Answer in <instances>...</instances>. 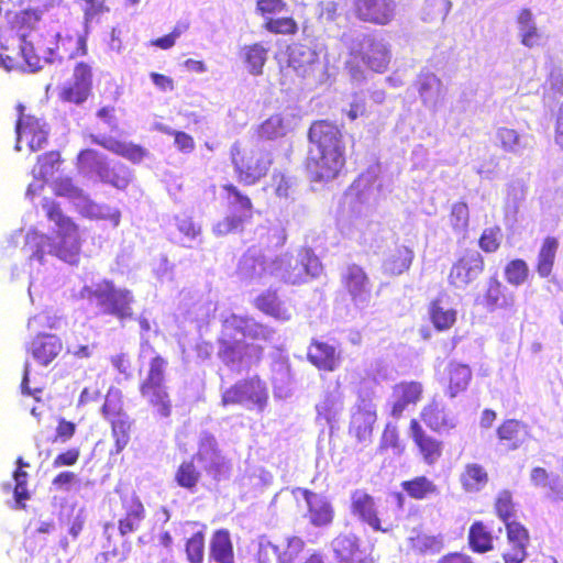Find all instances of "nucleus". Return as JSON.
Listing matches in <instances>:
<instances>
[{
    "label": "nucleus",
    "instance_id": "40",
    "mask_svg": "<svg viewBox=\"0 0 563 563\" xmlns=\"http://www.w3.org/2000/svg\"><path fill=\"white\" fill-rule=\"evenodd\" d=\"M210 555L218 563H234L233 547L230 533L227 530H218L210 543Z\"/></svg>",
    "mask_w": 563,
    "mask_h": 563
},
{
    "label": "nucleus",
    "instance_id": "31",
    "mask_svg": "<svg viewBox=\"0 0 563 563\" xmlns=\"http://www.w3.org/2000/svg\"><path fill=\"white\" fill-rule=\"evenodd\" d=\"M59 153L58 152H49L44 154L38 158L37 165L33 168V176L35 179L40 180H48L49 177L54 175V173L59 167ZM43 187V184L40 181H35L29 185L26 190V196L32 197L35 195L37 190Z\"/></svg>",
    "mask_w": 563,
    "mask_h": 563
},
{
    "label": "nucleus",
    "instance_id": "21",
    "mask_svg": "<svg viewBox=\"0 0 563 563\" xmlns=\"http://www.w3.org/2000/svg\"><path fill=\"white\" fill-rule=\"evenodd\" d=\"M197 459L203 468L214 478L221 476L225 470V462L216 449V439L208 432H202L199 438Z\"/></svg>",
    "mask_w": 563,
    "mask_h": 563
},
{
    "label": "nucleus",
    "instance_id": "28",
    "mask_svg": "<svg viewBox=\"0 0 563 563\" xmlns=\"http://www.w3.org/2000/svg\"><path fill=\"white\" fill-rule=\"evenodd\" d=\"M376 406L369 399H361L352 415L351 424L360 440H365L376 422Z\"/></svg>",
    "mask_w": 563,
    "mask_h": 563
},
{
    "label": "nucleus",
    "instance_id": "14",
    "mask_svg": "<svg viewBox=\"0 0 563 563\" xmlns=\"http://www.w3.org/2000/svg\"><path fill=\"white\" fill-rule=\"evenodd\" d=\"M92 85V70L90 65L80 62L74 68L73 79L65 82L60 89L62 100L76 104L82 103L88 98Z\"/></svg>",
    "mask_w": 563,
    "mask_h": 563
},
{
    "label": "nucleus",
    "instance_id": "23",
    "mask_svg": "<svg viewBox=\"0 0 563 563\" xmlns=\"http://www.w3.org/2000/svg\"><path fill=\"white\" fill-rule=\"evenodd\" d=\"M423 387L418 382H402L395 385L390 396V415L398 419L409 405H416L422 395Z\"/></svg>",
    "mask_w": 563,
    "mask_h": 563
},
{
    "label": "nucleus",
    "instance_id": "58",
    "mask_svg": "<svg viewBox=\"0 0 563 563\" xmlns=\"http://www.w3.org/2000/svg\"><path fill=\"white\" fill-rule=\"evenodd\" d=\"M408 543L412 550L419 553H435L439 552L442 547L441 540L439 538L421 533L419 530L411 531L410 536L408 537Z\"/></svg>",
    "mask_w": 563,
    "mask_h": 563
},
{
    "label": "nucleus",
    "instance_id": "61",
    "mask_svg": "<svg viewBox=\"0 0 563 563\" xmlns=\"http://www.w3.org/2000/svg\"><path fill=\"white\" fill-rule=\"evenodd\" d=\"M450 9L449 0H426L422 19L424 21H443Z\"/></svg>",
    "mask_w": 563,
    "mask_h": 563
},
{
    "label": "nucleus",
    "instance_id": "5",
    "mask_svg": "<svg viewBox=\"0 0 563 563\" xmlns=\"http://www.w3.org/2000/svg\"><path fill=\"white\" fill-rule=\"evenodd\" d=\"M350 55L346 67L351 78L362 82L365 79V73L355 64V60L360 58L368 69L375 73H385L391 59L390 44L384 37L366 35L361 40L358 48H351Z\"/></svg>",
    "mask_w": 563,
    "mask_h": 563
},
{
    "label": "nucleus",
    "instance_id": "33",
    "mask_svg": "<svg viewBox=\"0 0 563 563\" xmlns=\"http://www.w3.org/2000/svg\"><path fill=\"white\" fill-rule=\"evenodd\" d=\"M91 137H92L93 143L99 144L102 147H104L106 150L113 152L118 155H121L122 157H124L133 163L141 162L144 158V156L146 155V151L143 147L135 145L133 143L122 142V141H118L115 139L106 137V136H102V137L91 136Z\"/></svg>",
    "mask_w": 563,
    "mask_h": 563
},
{
    "label": "nucleus",
    "instance_id": "53",
    "mask_svg": "<svg viewBox=\"0 0 563 563\" xmlns=\"http://www.w3.org/2000/svg\"><path fill=\"white\" fill-rule=\"evenodd\" d=\"M175 224L180 234H183L181 244L186 247H194L195 243H200L201 228L196 224L190 217H175Z\"/></svg>",
    "mask_w": 563,
    "mask_h": 563
},
{
    "label": "nucleus",
    "instance_id": "10",
    "mask_svg": "<svg viewBox=\"0 0 563 563\" xmlns=\"http://www.w3.org/2000/svg\"><path fill=\"white\" fill-rule=\"evenodd\" d=\"M20 115L16 122V143L15 150L21 151L22 142H26L31 152L41 150L47 141L48 128L46 122L32 115L22 113L23 106L18 107Z\"/></svg>",
    "mask_w": 563,
    "mask_h": 563
},
{
    "label": "nucleus",
    "instance_id": "19",
    "mask_svg": "<svg viewBox=\"0 0 563 563\" xmlns=\"http://www.w3.org/2000/svg\"><path fill=\"white\" fill-rule=\"evenodd\" d=\"M122 515L119 518L118 527L121 536L137 531L145 519V508L140 498L134 494L121 496Z\"/></svg>",
    "mask_w": 563,
    "mask_h": 563
},
{
    "label": "nucleus",
    "instance_id": "63",
    "mask_svg": "<svg viewBox=\"0 0 563 563\" xmlns=\"http://www.w3.org/2000/svg\"><path fill=\"white\" fill-rule=\"evenodd\" d=\"M495 509L497 516L505 522L511 521L512 517H515V505L512 503V496L510 492L503 490L498 494L495 503Z\"/></svg>",
    "mask_w": 563,
    "mask_h": 563
},
{
    "label": "nucleus",
    "instance_id": "26",
    "mask_svg": "<svg viewBox=\"0 0 563 563\" xmlns=\"http://www.w3.org/2000/svg\"><path fill=\"white\" fill-rule=\"evenodd\" d=\"M316 410L318 423H324L332 429L343 411V395L340 388L336 386L328 391L317 404Z\"/></svg>",
    "mask_w": 563,
    "mask_h": 563
},
{
    "label": "nucleus",
    "instance_id": "8",
    "mask_svg": "<svg viewBox=\"0 0 563 563\" xmlns=\"http://www.w3.org/2000/svg\"><path fill=\"white\" fill-rule=\"evenodd\" d=\"M167 366L166 360L159 355L151 360L146 377L141 384V395L154 408L155 412L163 417H169L172 404L164 385V373Z\"/></svg>",
    "mask_w": 563,
    "mask_h": 563
},
{
    "label": "nucleus",
    "instance_id": "38",
    "mask_svg": "<svg viewBox=\"0 0 563 563\" xmlns=\"http://www.w3.org/2000/svg\"><path fill=\"white\" fill-rule=\"evenodd\" d=\"M295 118L290 114H275L258 128L261 139L274 140L286 135L294 126Z\"/></svg>",
    "mask_w": 563,
    "mask_h": 563
},
{
    "label": "nucleus",
    "instance_id": "12",
    "mask_svg": "<svg viewBox=\"0 0 563 563\" xmlns=\"http://www.w3.org/2000/svg\"><path fill=\"white\" fill-rule=\"evenodd\" d=\"M289 66L302 78L320 82L325 79L324 65L319 54L310 47H294L289 55Z\"/></svg>",
    "mask_w": 563,
    "mask_h": 563
},
{
    "label": "nucleus",
    "instance_id": "57",
    "mask_svg": "<svg viewBox=\"0 0 563 563\" xmlns=\"http://www.w3.org/2000/svg\"><path fill=\"white\" fill-rule=\"evenodd\" d=\"M379 173V165L371 166L366 173L357 179L355 189L362 191V195H367L368 197H373V200H376V194H378L382 188V183L377 179Z\"/></svg>",
    "mask_w": 563,
    "mask_h": 563
},
{
    "label": "nucleus",
    "instance_id": "55",
    "mask_svg": "<svg viewBox=\"0 0 563 563\" xmlns=\"http://www.w3.org/2000/svg\"><path fill=\"white\" fill-rule=\"evenodd\" d=\"M279 563H299L307 551H305V542L302 539L291 537L279 544Z\"/></svg>",
    "mask_w": 563,
    "mask_h": 563
},
{
    "label": "nucleus",
    "instance_id": "32",
    "mask_svg": "<svg viewBox=\"0 0 563 563\" xmlns=\"http://www.w3.org/2000/svg\"><path fill=\"white\" fill-rule=\"evenodd\" d=\"M310 362L324 371H334L340 364V355L333 345L313 342L308 351Z\"/></svg>",
    "mask_w": 563,
    "mask_h": 563
},
{
    "label": "nucleus",
    "instance_id": "44",
    "mask_svg": "<svg viewBox=\"0 0 563 563\" xmlns=\"http://www.w3.org/2000/svg\"><path fill=\"white\" fill-rule=\"evenodd\" d=\"M223 189L228 194L229 213L238 216L241 222L250 218L252 213V202L250 198L242 195L233 185H225Z\"/></svg>",
    "mask_w": 563,
    "mask_h": 563
},
{
    "label": "nucleus",
    "instance_id": "3",
    "mask_svg": "<svg viewBox=\"0 0 563 563\" xmlns=\"http://www.w3.org/2000/svg\"><path fill=\"white\" fill-rule=\"evenodd\" d=\"M307 169L314 180L335 178L345 164V143L341 130L328 121L314 122L309 130Z\"/></svg>",
    "mask_w": 563,
    "mask_h": 563
},
{
    "label": "nucleus",
    "instance_id": "34",
    "mask_svg": "<svg viewBox=\"0 0 563 563\" xmlns=\"http://www.w3.org/2000/svg\"><path fill=\"white\" fill-rule=\"evenodd\" d=\"M518 35L522 45L527 47L539 46L542 43L543 34L538 29L533 14L530 10L523 9L517 18Z\"/></svg>",
    "mask_w": 563,
    "mask_h": 563
},
{
    "label": "nucleus",
    "instance_id": "6",
    "mask_svg": "<svg viewBox=\"0 0 563 563\" xmlns=\"http://www.w3.org/2000/svg\"><path fill=\"white\" fill-rule=\"evenodd\" d=\"M322 273L319 258L308 249H299L296 255L285 253L272 260V274L286 283L300 284Z\"/></svg>",
    "mask_w": 563,
    "mask_h": 563
},
{
    "label": "nucleus",
    "instance_id": "29",
    "mask_svg": "<svg viewBox=\"0 0 563 563\" xmlns=\"http://www.w3.org/2000/svg\"><path fill=\"white\" fill-rule=\"evenodd\" d=\"M78 212L89 219L109 221L113 228L119 227L121 221V212L118 208L97 203L89 197L81 198L78 203Z\"/></svg>",
    "mask_w": 563,
    "mask_h": 563
},
{
    "label": "nucleus",
    "instance_id": "46",
    "mask_svg": "<svg viewBox=\"0 0 563 563\" xmlns=\"http://www.w3.org/2000/svg\"><path fill=\"white\" fill-rule=\"evenodd\" d=\"M106 164L104 157L95 150H84L78 154V168L87 176L96 175L100 179Z\"/></svg>",
    "mask_w": 563,
    "mask_h": 563
},
{
    "label": "nucleus",
    "instance_id": "43",
    "mask_svg": "<svg viewBox=\"0 0 563 563\" xmlns=\"http://www.w3.org/2000/svg\"><path fill=\"white\" fill-rule=\"evenodd\" d=\"M462 487L468 493L479 492L488 482V474L485 468L476 463L465 465L460 476Z\"/></svg>",
    "mask_w": 563,
    "mask_h": 563
},
{
    "label": "nucleus",
    "instance_id": "25",
    "mask_svg": "<svg viewBox=\"0 0 563 563\" xmlns=\"http://www.w3.org/2000/svg\"><path fill=\"white\" fill-rule=\"evenodd\" d=\"M331 547L341 563H372V559L360 549L357 538L353 534L336 537Z\"/></svg>",
    "mask_w": 563,
    "mask_h": 563
},
{
    "label": "nucleus",
    "instance_id": "22",
    "mask_svg": "<svg viewBox=\"0 0 563 563\" xmlns=\"http://www.w3.org/2000/svg\"><path fill=\"white\" fill-rule=\"evenodd\" d=\"M409 435L419 449L423 462L428 465L437 463L442 455V442L428 434L416 419L410 421Z\"/></svg>",
    "mask_w": 563,
    "mask_h": 563
},
{
    "label": "nucleus",
    "instance_id": "60",
    "mask_svg": "<svg viewBox=\"0 0 563 563\" xmlns=\"http://www.w3.org/2000/svg\"><path fill=\"white\" fill-rule=\"evenodd\" d=\"M470 220L468 207L464 202H456L452 206L450 224L456 234L464 235Z\"/></svg>",
    "mask_w": 563,
    "mask_h": 563
},
{
    "label": "nucleus",
    "instance_id": "17",
    "mask_svg": "<svg viewBox=\"0 0 563 563\" xmlns=\"http://www.w3.org/2000/svg\"><path fill=\"white\" fill-rule=\"evenodd\" d=\"M353 8L360 20L379 25L389 23L396 12L393 0H354Z\"/></svg>",
    "mask_w": 563,
    "mask_h": 563
},
{
    "label": "nucleus",
    "instance_id": "39",
    "mask_svg": "<svg viewBox=\"0 0 563 563\" xmlns=\"http://www.w3.org/2000/svg\"><path fill=\"white\" fill-rule=\"evenodd\" d=\"M412 258V250L405 245H398L388 252L383 268L390 275H400L410 267Z\"/></svg>",
    "mask_w": 563,
    "mask_h": 563
},
{
    "label": "nucleus",
    "instance_id": "51",
    "mask_svg": "<svg viewBox=\"0 0 563 563\" xmlns=\"http://www.w3.org/2000/svg\"><path fill=\"white\" fill-rule=\"evenodd\" d=\"M87 35L88 34H86V31L84 30L82 33H77L76 36H62L57 33L56 37L64 48L66 57L73 59L87 54Z\"/></svg>",
    "mask_w": 563,
    "mask_h": 563
},
{
    "label": "nucleus",
    "instance_id": "48",
    "mask_svg": "<svg viewBox=\"0 0 563 563\" xmlns=\"http://www.w3.org/2000/svg\"><path fill=\"white\" fill-rule=\"evenodd\" d=\"M268 47L262 43H255L243 47V58L252 75H261L267 59Z\"/></svg>",
    "mask_w": 563,
    "mask_h": 563
},
{
    "label": "nucleus",
    "instance_id": "7",
    "mask_svg": "<svg viewBox=\"0 0 563 563\" xmlns=\"http://www.w3.org/2000/svg\"><path fill=\"white\" fill-rule=\"evenodd\" d=\"M231 161L240 183L254 185L264 177L272 165V156L265 148L255 145L243 147L234 143L231 147Z\"/></svg>",
    "mask_w": 563,
    "mask_h": 563
},
{
    "label": "nucleus",
    "instance_id": "56",
    "mask_svg": "<svg viewBox=\"0 0 563 563\" xmlns=\"http://www.w3.org/2000/svg\"><path fill=\"white\" fill-rule=\"evenodd\" d=\"M18 470L13 474L15 482L14 486V501L15 508L23 509L25 507L24 501L30 498V494L26 488L27 473L23 471V467H29V463L24 462L22 457L16 461Z\"/></svg>",
    "mask_w": 563,
    "mask_h": 563
},
{
    "label": "nucleus",
    "instance_id": "64",
    "mask_svg": "<svg viewBox=\"0 0 563 563\" xmlns=\"http://www.w3.org/2000/svg\"><path fill=\"white\" fill-rule=\"evenodd\" d=\"M205 552V536L202 532L195 533L186 544V553L190 563H202Z\"/></svg>",
    "mask_w": 563,
    "mask_h": 563
},
{
    "label": "nucleus",
    "instance_id": "30",
    "mask_svg": "<svg viewBox=\"0 0 563 563\" xmlns=\"http://www.w3.org/2000/svg\"><path fill=\"white\" fill-rule=\"evenodd\" d=\"M302 496L308 505L309 518L314 526L329 525L333 519V510L329 501L312 492L302 490Z\"/></svg>",
    "mask_w": 563,
    "mask_h": 563
},
{
    "label": "nucleus",
    "instance_id": "16",
    "mask_svg": "<svg viewBox=\"0 0 563 563\" xmlns=\"http://www.w3.org/2000/svg\"><path fill=\"white\" fill-rule=\"evenodd\" d=\"M342 280L353 303L357 308L367 307L372 297V285L364 269L350 265L343 273Z\"/></svg>",
    "mask_w": 563,
    "mask_h": 563
},
{
    "label": "nucleus",
    "instance_id": "62",
    "mask_svg": "<svg viewBox=\"0 0 563 563\" xmlns=\"http://www.w3.org/2000/svg\"><path fill=\"white\" fill-rule=\"evenodd\" d=\"M529 268L525 261L514 260L507 264L505 276L509 284L519 286L523 284L528 277Z\"/></svg>",
    "mask_w": 563,
    "mask_h": 563
},
{
    "label": "nucleus",
    "instance_id": "11",
    "mask_svg": "<svg viewBox=\"0 0 563 563\" xmlns=\"http://www.w3.org/2000/svg\"><path fill=\"white\" fill-rule=\"evenodd\" d=\"M21 55L30 71L35 73L43 68L45 64H53L64 58L59 54V44L56 46H45L42 40H27L24 35L19 38Z\"/></svg>",
    "mask_w": 563,
    "mask_h": 563
},
{
    "label": "nucleus",
    "instance_id": "27",
    "mask_svg": "<svg viewBox=\"0 0 563 563\" xmlns=\"http://www.w3.org/2000/svg\"><path fill=\"white\" fill-rule=\"evenodd\" d=\"M59 338L53 334L37 335L31 343L30 351L41 365H48L62 351Z\"/></svg>",
    "mask_w": 563,
    "mask_h": 563
},
{
    "label": "nucleus",
    "instance_id": "54",
    "mask_svg": "<svg viewBox=\"0 0 563 563\" xmlns=\"http://www.w3.org/2000/svg\"><path fill=\"white\" fill-rule=\"evenodd\" d=\"M429 312L431 321L438 330L451 328L456 320V311L444 306L441 300L433 301Z\"/></svg>",
    "mask_w": 563,
    "mask_h": 563
},
{
    "label": "nucleus",
    "instance_id": "4",
    "mask_svg": "<svg viewBox=\"0 0 563 563\" xmlns=\"http://www.w3.org/2000/svg\"><path fill=\"white\" fill-rule=\"evenodd\" d=\"M80 297L98 308L100 314L119 320L132 317L134 297L126 288H119L110 280H101L80 290Z\"/></svg>",
    "mask_w": 563,
    "mask_h": 563
},
{
    "label": "nucleus",
    "instance_id": "36",
    "mask_svg": "<svg viewBox=\"0 0 563 563\" xmlns=\"http://www.w3.org/2000/svg\"><path fill=\"white\" fill-rule=\"evenodd\" d=\"M272 382L276 397L285 399L291 395L292 376L290 366L284 357L274 362L272 367Z\"/></svg>",
    "mask_w": 563,
    "mask_h": 563
},
{
    "label": "nucleus",
    "instance_id": "35",
    "mask_svg": "<svg viewBox=\"0 0 563 563\" xmlns=\"http://www.w3.org/2000/svg\"><path fill=\"white\" fill-rule=\"evenodd\" d=\"M255 305L261 311L279 321H289L292 316L290 306L280 301L276 294L272 291L260 295Z\"/></svg>",
    "mask_w": 563,
    "mask_h": 563
},
{
    "label": "nucleus",
    "instance_id": "15",
    "mask_svg": "<svg viewBox=\"0 0 563 563\" xmlns=\"http://www.w3.org/2000/svg\"><path fill=\"white\" fill-rule=\"evenodd\" d=\"M483 269L482 255L476 251L467 252L453 264L449 283L456 288H465L482 274Z\"/></svg>",
    "mask_w": 563,
    "mask_h": 563
},
{
    "label": "nucleus",
    "instance_id": "9",
    "mask_svg": "<svg viewBox=\"0 0 563 563\" xmlns=\"http://www.w3.org/2000/svg\"><path fill=\"white\" fill-rule=\"evenodd\" d=\"M268 395L265 385L257 378L253 377L247 380L236 383L234 386L224 390L222 394V404L241 405L246 409L256 408L262 410L266 405Z\"/></svg>",
    "mask_w": 563,
    "mask_h": 563
},
{
    "label": "nucleus",
    "instance_id": "1",
    "mask_svg": "<svg viewBox=\"0 0 563 563\" xmlns=\"http://www.w3.org/2000/svg\"><path fill=\"white\" fill-rule=\"evenodd\" d=\"M42 208L56 236L53 240L36 230H30L26 233L25 247L30 252L29 296L31 301L34 300V295H40L49 287L45 276L46 256H56L66 263L76 264L81 249L78 228L70 218L66 217L53 200L44 199Z\"/></svg>",
    "mask_w": 563,
    "mask_h": 563
},
{
    "label": "nucleus",
    "instance_id": "49",
    "mask_svg": "<svg viewBox=\"0 0 563 563\" xmlns=\"http://www.w3.org/2000/svg\"><path fill=\"white\" fill-rule=\"evenodd\" d=\"M505 287L501 283L492 277L488 282V287L485 294V303L488 309L494 310L496 308H508L514 305V298L505 295Z\"/></svg>",
    "mask_w": 563,
    "mask_h": 563
},
{
    "label": "nucleus",
    "instance_id": "50",
    "mask_svg": "<svg viewBox=\"0 0 563 563\" xmlns=\"http://www.w3.org/2000/svg\"><path fill=\"white\" fill-rule=\"evenodd\" d=\"M401 487L415 499H424L439 494L437 485L426 476H418L411 481L402 482Z\"/></svg>",
    "mask_w": 563,
    "mask_h": 563
},
{
    "label": "nucleus",
    "instance_id": "18",
    "mask_svg": "<svg viewBox=\"0 0 563 563\" xmlns=\"http://www.w3.org/2000/svg\"><path fill=\"white\" fill-rule=\"evenodd\" d=\"M495 141L496 145L504 152L518 157L532 150L534 145L533 135L507 126H500L496 130Z\"/></svg>",
    "mask_w": 563,
    "mask_h": 563
},
{
    "label": "nucleus",
    "instance_id": "2",
    "mask_svg": "<svg viewBox=\"0 0 563 563\" xmlns=\"http://www.w3.org/2000/svg\"><path fill=\"white\" fill-rule=\"evenodd\" d=\"M273 332L254 319L231 314L223 321L219 356L231 369L241 372L260 361L262 347L245 338L268 340Z\"/></svg>",
    "mask_w": 563,
    "mask_h": 563
},
{
    "label": "nucleus",
    "instance_id": "52",
    "mask_svg": "<svg viewBox=\"0 0 563 563\" xmlns=\"http://www.w3.org/2000/svg\"><path fill=\"white\" fill-rule=\"evenodd\" d=\"M468 542L472 550L478 553H484L493 549L492 533L482 522H475L471 526Z\"/></svg>",
    "mask_w": 563,
    "mask_h": 563
},
{
    "label": "nucleus",
    "instance_id": "45",
    "mask_svg": "<svg viewBox=\"0 0 563 563\" xmlns=\"http://www.w3.org/2000/svg\"><path fill=\"white\" fill-rule=\"evenodd\" d=\"M100 180L117 189H124L131 181V172L120 162H107L106 167L101 172Z\"/></svg>",
    "mask_w": 563,
    "mask_h": 563
},
{
    "label": "nucleus",
    "instance_id": "20",
    "mask_svg": "<svg viewBox=\"0 0 563 563\" xmlns=\"http://www.w3.org/2000/svg\"><path fill=\"white\" fill-rule=\"evenodd\" d=\"M351 510L361 521L367 523L375 531L387 532L377 517V508L374 498L362 489H356L351 495Z\"/></svg>",
    "mask_w": 563,
    "mask_h": 563
},
{
    "label": "nucleus",
    "instance_id": "47",
    "mask_svg": "<svg viewBox=\"0 0 563 563\" xmlns=\"http://www.w3.org/2000/svg\"><path fill=\"white\" fill-rule=\"evenodd\" d=\"M559 242L554 238H547L539 251L537 272L541 277H548L553 268Z\"/></svg>",
    "mask_w": 563,
    "mask_h": 563
},
{
    "label": "nucleus",
    "instance_id": "59",
    "mask_svg": "<svg viewBox=\"0 0 563 563\" xmlns=\"http://www.w3.org/2000/svg\"><path fill=\"white\" fill-rule=\"evenodd\" d=\"M112 435L115 440L117 453L121 452L129 443L131 422L126 413L111 417Z\"/></svg>",
    "mask_w": 563,
    "mask_h": 563
},
{
    "label": "nucleus",
    "instance_id": "42",
    "mask_svg": "<svg viewBox=\"0 0 563 563\" xmlns=\"http://www.w3.org/2000/svg\"><path fill=\"white\" fill-rule=\"evenodd\" d=\"M419 93L428 107L435 108L443 97L440 79L433 74H424L419 78Z\"/></svg>",
    "mask_w": 563,
    "mask_h": 563
},
{
    "label": "nucleus",
    "instance_id": "13",
    "mask_svg": "<svg viewBox=\"0 0 563 563\" xmlns=\"http://www.w3.org/2000/svg\"><path fill=\"white\" fill-rule=\"evenodd\" d=\"M239 277L250 284L267 283L272 274V260H267L256 250H249L239 261Z\"/></svg>",
    "mask_w": 563,
    "mask_h": 563
},
{
    "label": "nucleus",
    "instance_id": "41",
    "mask_svg": "<svg viewBox=\"0 0 563 563\" xmlns=\"http://www.w3.org/2000/svg\"><path fill=\"white\" fill-rule=\"evenodd\" d=\"M448 374V394L451 398H454L467 388L472 378V371L467 365L452 362L449 364Z\"/></svg>",
    "mask_w": 563,
    "mask_h": 563
},
{
    "label": "nucleus",
    "instance_id": "37",
    "mask_svg": "<svg viewBox=\"0 0 563 563\" xmlns=\"http://www.w3.org/2000/svg\"><path fill=\"white\" fill-rule=\"evenodd\" d=\"M497 434L500 441L508 442L509 449L516 450L528 439L529 428L519 420L509 419L498 428Z\"/></svg>",
    "mask_w": 563,
    "mask_h": 563
},
{
    "label": "nucleus",
    "instance_id": "24",
    "mask_svg": "<svg viewBox=\"0 0 563 563\" xmlns=\"http://www.w3.org/2000/svg\"><path fill=\"white\" fill-rule=\"evenodd\" d=\"M421 420L433 431H449L456 427L457 419L442 401L433 399L426 405L420 413Z\"/></svg>",
    "mask_w": 563,
    "mask_h": 563
}]
</instances>
